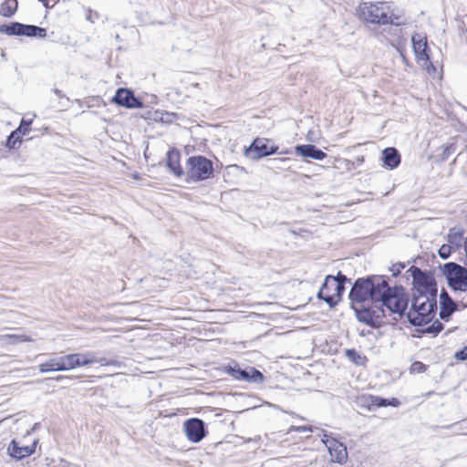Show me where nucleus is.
I'll list each match as a JSON object with an SVG mask.
<instances>
[{
	"instance_id": "4be33fe9",
	"label": "nucleus",
	"mask_w": 467,
	"mask_h": 467,
	"mask_svg": "<svg viewBox=\"0 0 467 467\" xmlns=\"http://www.w3.org/2000/svg\"><path fill=\"white\" fill-rule=\"evenodd\" d=\"M223 372L230 376L234 380L244 381V373H245V368H241L240 365L234 361L232 360L227 365H224L222 368Z\"/></svg>"
},
{
	"instance_id": "2f4dec72",
	"label": "nucleus",
	"mask_w": 467,
	"mask_h": 467,
	"mask_svg": "<svg viewBox=\"0 0 467 467\" xmlns=\"http://www.w3.org/2000/svg\"><path fill=\"white\" fill-rule=\"evenodd\" d=\"M346 356L351 362L358 366H362L367 361V358L365 356H361V354L355 348L347 349Z\"/></svg>"
},
{
	"instance_id": "412c9836",
	"label": "nucleus",
	"mask_w": 467,
	"mask_h": 467,
	"mask_svg": "<svg viewBox=\"0 0 467 467\" xmlns=\"http://www.w3.org/2000/svg\"><path fill=\"white\" fill-rule=\"evenodd\" d=\"M465 231L462 226H454L449 230L447 234V242L452 246L456 252L460 248H463V234Z\"/></svg>"
},
{
	"instance_id": "3c124183",
	"label": "nucleus",
	"mask_w": 467,
	"mask_h": 467,
	"mask_svg": "<svg viewBox=\"0 0 467 467\" xmlns=\"http://www.w3.org/2000/svg\"><path fill=\"white\" fill-rule=\"evenodd\" d=\"M274 161H287V159H285V158H277V159H275Z\"/></svg>"
},
{
	"instance_id": "2eb2a0df",
	"label": "nucleus",
	"mask_w": 467,
	"mask_h": 467,
	"mask_svg": "<svg viewBox=\"0 0 467 467\" xmlns=\"http://www.w3.org/2000/svg\"><path fill=\"white\" fill-rule=\"evenodd\" d=\"M440 318L443 321H449L452 314L457 310V304L449 295L445 288H441L440 293Z\"/></svg>"
},
{
	"instance_id": "1a4fd4ad",
	"label": "nucleus",
	"mask_w": 467,
	"mask_h": 467,
	"mask_svg": "<svg viewBox=\"0 0 467 467\" xmlns=\"http://www.w3.org/2000/svg\"><path fill=\"white\" fill-rule=\"evenodd\" d=\"M374 304L372 306H362L355 308L357 319L372 328H379L383 325V318L386 317L384 306L381 303Z\"/></svg>"
},
{
	"instance_id": "9b49d317",
	"label": "nucleus",
	"mask_w": 467,
	"mask_h": 467,
	"mask_svg": "<svg viewBox=\"0 0 467 467\" xmlns=\"http://www.w3.org/2000/svg\"><path fill=\"white\" fill-rule=\"evenodd\" d=\"M321 441L327 448L332 462H337L339 464H343L347 462V446L343 442L338 441L336 438L325 431H323Z\"/></svg>"
},
{
	"instance_id": "ddd939ff",
	"label": "nucleus",
	"mask_w": 467,
	"mask_h": 467,
	"mask_svg": "<svg viewBox=\"0 0 467 467\" xmlns=\"http://www.w3.org/2000/svg\"><path fill=\"white\" fill-rule=\"evenodd\" d=\"M112 102L126 109H141L144 105L142 99L136 97L134 91L128 88H119L112 98Z\"/></svg>"
},
{
	"instance_id": "6e6552de",
	"label": "nucleus",
	"mask_w": 467,
	"mask_h": 467,
	"mask_svg": "<svg viewBox=\"0 0 467 467\" xmlns=\"http://www.w3.org/2000/svg\"><path fill=\"white\" fill-rule=\"evenodd\" d=\"M332 279H334V275H327L317 295V297L327 304L330 308L338 305L345 292V287L335 283Z\"/></svg>"
},
{
	"instance_id": "f3484780",
	"label": "nucleus",
	"mask_w": 467,
	"mask_h": 467,
	"mask_svg": "<svg viewBox=\"0 0 467 467\" xmlns=\"http://www.w3.org/2000/svg\"><path fill=\"white\" fill-rule=\"evenodd\" d=\"M181 153L175 149L171 148L166 154V166L168 169L178 178L185 176V171L180 164Z\"/></svg>"
},
{
	"instance_id": "c85d7f7f",
	"label": "nucleus",
	"mask_w": 467,
	"mask_h": 467,
	"mask_svg": "<svg viewBox=\"0 0 467 467\" xmlns=\"http://www.w3.org/2000/svg\"><path fill=\"white\" fill-rule=\"evenodd\" d=\"M59 357H56L39 364L38 368L41 373L58 371Z\"/></svg>"
},
{
	"instance_id": "dca6fc26",
	"label": "nucleus",
	"mask_w": 467,
	"mask_h": 467,
	"mask_svg": "<svg viewBox=\"0 0 467 467\" xmlns=\"http://www.w3.org/2000/svg\"><path fill=\"white\" fill-rule=\"evenodd\" d=\"M37 441H35L32 445L21 446L16 440H12L8 445L7 451L10 457L19 461L32 455L36 447Z\"/></svg>"
},
{
	"instance_id": "8fccbe9b",
	"label": "nucleus",
	"mask_w": 467,
	"mask_h": 467,
	"mask_svg": "<svg viewBox=\"0 0 467 467\" xmlns=\"http://www.w3.org/2000/svg\"><path fill=\"white\" fill-rule=\"evenodd\" d=\"M6 150L3 148H0V158L5 157Z\"/></svg>"
},
{
	"instance_id": "b1692460",
	"label": "nucleus",
	"mask_w": 467,
	"mask_h": 467,
	"mask_svg": "<svg viewBox=\"0 0 467 467\" xmlns=\"http://www.w3.org/2000/svg\"><path fill=\"white\" fill-rule=\"evenodd\" d=\"M244 381L253 384H262L265 381L263 373L254 367L246 366Z\"/></svg>"
},
{
	"instance_id": "f257e3e1",
	"label": "nucleus",
	"mask_w": 467,
	"mask_h": 467,
	"mask_svg": "<svg viewBox=\"0 0 467 467\" xmlns=\"http://www.w3.org/2000/svg\"><path fill=\"white\" fill-rule=\"evenodd\" d=\"M351 303H381L390 313L401 317L409 306V294L399 285L390 286L387 275H370L355 280L348 294Z\"/></svg>"
},
{
	"instance_id": "603ef678",
	"label": "nucleus",
	"mask_w": 467,
	"mask_h": 467,
	"mask_svg": "<svg viewBox=\"0 0 467 467\" xmlns=\"http://www.w3.org/2000/svg\"><path fill=\"white\" fill-rule=\"evenodd\" d=\"M62 462H64L66 465H69L70 464L69 462H67V461H64V460H62Z\"/></svg>"
},
{
	"instance_id": "6ab92c4d",
	"label": "nucleus",
	"mask_w": 467,
	"mask_h": 467,
	"mask_svg": "<svg viewBox=\"0 0 467 467\" xmlns=\"http://www.w3.org/2000/svg\"><path fill=\"white\" fill-rule=\"evenodd\" d=\"M381 161L384 168L394 170L400 164L401 156L396 148L388 147L382 150Z\"/></svg>"
},
{
	"instance_id": "f8f14e48",
	"label": "nucleus",
	"mask_w": 467,
	"mask_h": 467,
	"mask_svg": "<svg viewBox=\"0 0 467 467\" xmlns=\"http://www.w3.org/2000/svg\"><path fill=\"white\" fill-rule=\"evenodd\" d=\"M183 431L192 442H200L208 434L205 422L199 418H191L184 421Z\"/></svg>"
},
{
	"instance_id": "bb28decb",
	"label": "nucleus",
	"mask_w": 467,
	"mask_h": 467,
	"mask_svg": "<svg viewBox=\"0 0 467 467\" xmlns=\"http://www.w3.org/2000/svg\"><path fill=\"white\" fill-rule=\"evenodd\" d=\"M444 329V325L438 319L432 322L431 325L425 327L419 331L422 335L430 334L432 337H436Z\"/></svg>"
},
{
	"instance_id": "c03bdc74",
	"label": "nucleus",
	"mask_w": 467,
	"mask_h": 467,
	"mask_svg": "<svg viewBox=\"0 0 467 467\" xmlns=\"http://www.w3.org/2000/svg\"><path fill=\"white\" fill-rule=\"evenodd\" d=\"M463 250L465 252L466 258L463 260V264L467 265V237L463 241Z\"/></svg>"
},
{
	"instance_id": "09e8293b",
	"label": "nucleus",
	"mask_w": 467,
	"mask_h": 467,
	"mask_svg": "<svg viewBox=\"0 0 467 467\" xmlns=\"http://www.w3.org/2000/svg\"><path fill=\"white\" fill-rule=\"evenodd\" d=\"M426 65V69L427 71L430 73L431 71H435V69H433L431 67H430V63H424Z\"/></svg>"
},
{
	"instance_id": "aec40b11",
	"label": "nucleus",
	"mask_w": 467,
	"mask_h": 467,
	"mask_svg": "<svg viewBox=\"0 0 467 467\" xmlns=\"http://www.w3.org/2000/svg\"><path fill=\"white\" fill-rule=\"evenodd\" d=\"M365 400L368 410H371L372 408H385L389 406L397 408L400 405V401L397 398L387 399L375 395H368L365 398Z\"/></svg>"
},
{
	"instance_id": "e433bc0d",
	"label": "nucleus",
	"mask_w": 467,
	"mask_h": 467,
	"mask_svg": "<svg viewBox=\"0 0 467 467\" xmlns=\"http://www.w3.org/2000/svg\"><path fill=\"white\" fill-rule=\"evenodd\" d=\"M332 281L338 285H342V286L345 287V285L350 282V278L342 274L341 271H338L337 274L334 275V279H332Z\"/></svg>"
},
{
	"instance_id": "c756f323",
	"label": "nucleus",
	"mask_w": 467,
	"mask_h": 467,
	"mask_svg": "<svg viewBox=\"0 0 467 467\" xmlns=\"http://www.w3.org/2000/svg\"><path fill=\"white\" fill-rule=\"evenodd\" d=\"M432 296H430L427 293H420L419 292H411V297L409 296V303L410 300L418 299L419 303L422 302L423 304L428 303H436L437 304V293H431Z\"/></svg>"
},
{
	"instance_id": "393cba45",
	"label": "nucleus",
	"mask_w": 467,
	"mask_h": 467,
	"mask_svg": "<svg viewBox=\"0 0 467 467\" xmlns=\"http://www.w3.org/2000/svg\"><path fill=\"white\" fill-rule=\"evenodd\" d=\"M18 8L17 0H6L0 5V15L5 17H12Z\"/></svg>"
},
{
	"instance_id": "ea45409f",
	"label": "nucleus",
	"mask_w": 467,
	"mask_h": 467,
	"mask_svg": "<svg viewBox=\"0 0 467 467\" xmlns=\"http://www.w3.org/2000/svg\"><path fill=\"white\" fill-rule=\"evenodd\" d=\"M454 358L455 359L460 361L467 360V346L463 347L459 351H456L454 354Z\"/></svg>"
},
{
	"instance_id": "49530a36",
	"label": "nucleus",
	"mask_w": 467,
	"mask_h": 467,
	"mask_svg": "<svg viewBox=\"0 0 467 467\" xmlns=\"http://www.w3.org/2000/svg\"><path fill=\"white\" fill-rule=\"evenodd\" d=\"M298 430L302 431H313L311 426L299 427Z\"/></svg>"
},
{
	"instance_id": "a211bd4d",
	"label": "nucleus",
	"mask_w": 467,
	"mask_h": 467,
	"mask_svg": "<svg viewBox=\"0 0 467 467\" xmlns=\"http://www.w3.org/2000/svg\"><path fill=\"white\" fill-rule=\"evenodd\" d=\"M295 152L301 157L317 161H322L327 157V153L314 144H298L295 147Z\"/></svg>"
},
{
	"instance_id": "39448f33",
	"label": "nucleus",
	"mask_w": 467,
	"mask_h": 467,
	"mask_svg": "<svg viewBox=\"0 0 467 467\" xmlns=\"http://www.w3.org/2000/svg\"><path fill=\"white\" fill-rule=\"evenodd\" d=\"M467 265L455 262L440 265L439 268L447 281L448 286L454 292L467 291Z\"/></svg>"
},
{
	"instance_id": "a18cd8bd",
	"label": "nucleus",
	"mask_w": 467,
	"mask_h": 467,
	"mask_svg": "<svg viewBox=\"0 0 467 467\" xmlns=\"http://www.w3.org/2000/svg\"><path fill=\"white\" fill-rule=\"evenodd\" d=\"M53 92L58 97V98H66V96L63 94V92L58 88H54Z\"/></svg>"
},
{
	"instance_id": "5701e85b",
	"label": "nucleus",
	"mask_w": 467,
	"mask_h": 467,
	"mask_svg": "<svg viewBox=\"0 0 467 467\" xmlns=\"http://www.w3.org/2000/svg\"><path fill=\"white\" fill-rule=\"evenodd\" d=\"M26 24L19 22H10L0 26V33L7 36H24Z\"/></svg>"
},
{
	"instance_id": "37998d69",
	"label": "nucleus",
	"mask_w": 467,
	"mask_h": 467,
	"mask_svg": "<svg viewBox=\"0 0 467 467\" xmlns=\"http://www.w3.org/2000/svg\"><path fill=\"white\" fill-rule=\"evenodd\" d=\"M177 115L175 113H171L165 111L164 119L162 123H171L176 119Z\"/></svg>"
},
{
	"instance_id": "20e7f679",
	"label": "nucleus",
	"mask_w": 467,
	"mask_h": 467,
	"mask_svg": "<svg viewBox=\"0 0 467 467\" xmlns=\"http://www.w3.org/2000/svg\"><path fill=\"white\" fill-rule=\"evenodd\" d=\"M437 312L436 303H419L418 299L410 300V308L401 316H406L408 322L413 327H424L431 323Z\"/></svg>"
},
{
	"instance_id": "79ce46f5",
	"label": "nucleus",
	"mask_w": 467,
	"mask_h": 467,
	"mask_svg": "<svg viewBox=\"0 0 467 467\" xmlns=\"http://www.w3.org/2000/svg\"><path fill=\"white\" fill-rule=\"evenodd\" d=\"M5 337H9L11 339V343L13 344L28 341L26 336L6 335Z\"/></svg>"
},
{
	"instance_id": "9d476101",
	"label": "nucleus",
	"mask_w": 467,
	"mask_h": 467,
	"mask_svg": "<svg viewBox=\"0 0 467 467\" xmlns=\"http://www.w3.org/2000/svg\"><path fill=\"white\" fill-rule=\"evenodd\" d=\"M268 143L269 140L265 138H256L252 141L249 147L244 149V155L247 158L255 161L264 157L274 155L275 153L287 154L289 152L288 150L279 152L278 146H269Z\"/></svg>"
},
{
	"instance_id": "72a5a7b5",
	"label": "nucleus",
	"mask_w": 467,
	"mask_h": 467,
	"mask_svg": "<svg viewBox=\"0 0 467 467\" xmlns=\"http://www.w3.org/2000/svg\"><path fill=\"white\" fill-rule=\"evenodd\" d=\"M453 252L455 251L452 249L451 245L449 244H444L438 250V254L441 259L446 260L451 255Z\"/></svg>"
},
{
	"instance_id": "a19ab883",
	"label": "nucleus",
	"mask_w": 467,
	"mask_h": 467,
	"mask_svg": "<svg viewBox=\"0 0 467 467\" xmlns=\"http://www.w3.org/2000/svg\"><path fill=\"white\" fill-rule=\"evenodd\" d=\"M164 115L165 111L156 110L149 117V119L154 121L162 122V120L164 119Z\"/></svg>"
},
{
	"instance_id": "0eeeda50",
	"label": "nucleus",
	"mask_w": 467,
	"mask_h": 467,
	"mask_svg": "<svg viewBox=\"0 0 467 467\" xmlns=\"http://www.w3.org/2000/svg\"><path fill=\"white\" fill-rule=\"evenodd\" d=\"M59 366L58 371L71 370L78 367L88 366L96 362H99L101 365H115L117 361L109 360L106 361L105 358L96 359L94 353H72L64 356H59Z\"/></svg>"
},
{
	"instance_id": "c9c22d12",
	"label": "nucleus",
	"mask_w": 467,
	"mask_h": 467,
	"mask_svg": "<svg viewBox=\"0 0 467 467\" xmlns=\"http://www.w3.org/2000/svg\"><path fill=\"white\" fill-rule=\"evenodd\" d=\"M81 375H70V376H64V375H57L56 377L46 379V380H55L57 382H62L64 380H71V379H81Z\"/></svg>"
},
{
	"instance_id": "4468645a",
	"label": "nucleus",
	"mask_w": 467,
	"mask_h": 467,
	"mask_svg": "<svg viewBox=\"0 0 467 467\" xmlns=\"http://www.w3.org/2000/svg\"><path fill=\"white\" fill-rule=\"evenodd\" d=\"M412 49L418 62L430 63V67L435 69L431 61V49L428 46L426 36L420 33H414L411 36Z\"/></svg>"
},
{
	"instance_id": "7c9ffc66",
	"label": "nucleus",
	"mask_w": 467,
	"mask_h": 467,
	"mask_svg": "<svg viewBox=\"0 0 467 467\" xmlns=\"http://www.w3.org/2000/svg\"><path fill=\"white\" fill-rule=\"evenodd\" d=\"M22 143L21 136L17 133V131L15 130H13L6 138L5 146L8 150H15L19 148V146Z\"/></svg>"
},
{
	"instance_id": "cd10ccee",
	"label": "nucleus",
	"mask_w": 467,
	"mask_h": 467,
	"mask_svg": "<svg viewBox=\"0 0 467 467\" xmlns=\"http://www.w3.org/2000/svg\"><path fill=\"white\" fill-rule=\"evenodd\" d=\"M441 429L451 430L453 434H467V419L456 421L450 425L441 426Z\"/></svg>"
},
{
	"instance_id": "f03ea898",
	"label": "nucleus",
	"mask_w": 467,
	"mask_h": 467,
	"mask_svg": "<svg viewBox=\"0 0 467 467\" xmlns=\"http://www.w3.org/2000/svg\"><path fill=\"white\" fill-rule=\"evenodd\" d=\"M358 18L366 23L379 26H401L405 22L400 21L402 15L395 13L389 2H364L358 8Z\"/></svg>"
},
{
	"instance_id": "423d86ee",
	"label": "nucleus",
	"mask_w": 467,
	"mask_h": 467,
	"mask_svg": "<svg viewBox=\"0 0 467 467\" xmlns=\"http://www.w3.org/2000/svg\"><path fill=\"white\" fill-rule=\"evenodd\" d=\"M406 273L412 278L411 292L427 293L430 296H432L431 293L438 294V285L431 271L412 265Z\"/></svg>"
},
{
	"instance_id": "f704fd0d",
	"label": "nucleus",
	"mask_w": 467,
	"mask_h": 467,
	"mask_svg": "<svg viewBox=\"0 0 467 467\" xmlns=\"http://www.w3.org/2000/svg\"><path fill=\"white\" fill-rule=\"evenodd\" d=\"M442 152L441 154V161H446L449 159V157L455 152L456 150V144L455 143H449L444 146H442Z\"/></svg>"
},
{
	"instance_id": "7ed1b4c3",
	"label": "nucleus",
	"mask_w": 467,
	"mask_h": 467,
	"mask_svg": "<svg viewBox=\"0 0 467 467\" xmlns=\"http://www.w3.org/2000/svg\"><path fill=\"white\" fill-rule=\"evenodd\" d=\"M214 177L213 162L203 155H193L185 163L186 182H200Z\"/></svg>"
},
{
	"instance_id": "de8ad7c7",
	"label": "nucleus",
	"mask_w": 467,
	"mask_h": 467,
	"mask_svg": "<svg viewBox=\"0 0 467 467\" xmlns=\"http://www.w3.org/2000/svg\"><path fill=\"white\" fill-rule=\"evenodd\" d=\"M39 2H41L45 7L48 8L50 7L49 4H48V0H38Z\"/></svg>"
},
{
	"instance_id": "a878e982",
	"label": "nucleus",
	"mask_w": 467,
	"mask_h": 467,
	"mask_svg": "<svg viewBox=\"0 0 467 467\" xmlns=\"http://www.w3.org/2000/svg\"><path fill=\"white\" fill-rule=\"evenodd\" d=\"M25 36L44 38L47 36V29L35 25H26Z\"/></svg>"
},
{
	"instance_id": "473e14b6",
	"label": "nucleus",
	"mask_w": 467,
	"mask_h": 467,
	"mask_svg": "<svg viewBox=\"0 0 467 467\" xmlns=\"http://www.w3.org/2000/svg\"><path fill=\"white\" fill-rule=\"evenodd\" d=\"M33 123V119H22L20 123H19V126L16 129V130L17 131V133L22 137L24 135H26L30 132L31 130V125Z\"/></svg>"
},
{
	"instance_id": "58836bf2",
	"label": "nucleus",
	"mask_w": 467,
	"mask_h": 467,
	"mask_svg": "<svg viewBox=\"0 0 467 467\" xmlns=\"http://www.w3.org/2000/svg\"><path fill=\"white\" fill-rule=\"evenodd\" d=\"M411 371L422 373L427 369V366L420 361H415L411 364Z\"/></svg>"
},
{
	"instance_id": "4c0bfd02",
	"label": "nucleus",
	"mask_w": 467,
	"mask_h": 467,
	"mask_svg": "<svg viewBox=\"0 0 467 467\" xmlns=\"http://www.w3.org/2000/svg\"><path fill=\"white\" fill-rule=\"evenodd\" d=\"M406 263H398L394 264L392 267L390 268V271L392 272V275L394 277H397L400 275L401 271L406 267Z\"/></svg>"
}]
</instances>
